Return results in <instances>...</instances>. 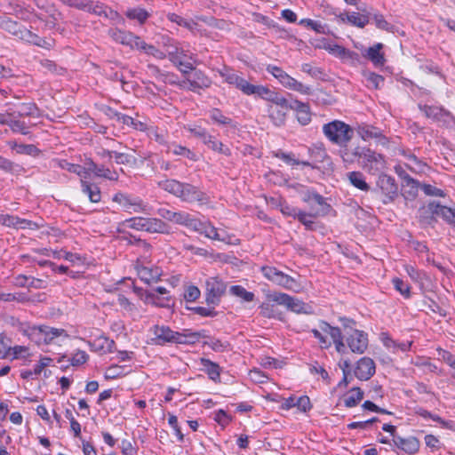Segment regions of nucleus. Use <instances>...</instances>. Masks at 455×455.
Returning a JSON list of instances; mask_svg holds the SVG:
<instances>
[{"label":"nucleus","mask_w":455,"mask_h":455,"mask_svg":"<svg viewBox=\"0 0 455 455\" xmlns=\"http://www.w3.org/2000/svg\"><path fill=\"white\" fill-rule=\"evenodd\" d=\"M260 315L267 318L282 319V313L277 310L274 304L264 302L259 306Z\"/></svg>","instance_id":"46"},{"label":"nucleus","mask_w":455,"mask_h":455,"mask_svg":"<svg viewBox=\"0 0 455 455\" xmlns=\"http://www.w3.org/2000/svg\"><path fill=\"white\" fill-rule=\"evenodd\" d=\"M260 272L262 273V275H264V277L266 279H267L268 281H270L274 283V282L275 281V278H277V275H279V273L281 271L272 266H262L260 267Z\"/></svg>","instance_id":"62"},{"label":"nucleus","mask_w":455,"mask_h":455,"mask_svg":"<svg viewBox=\"0 0 455 455\" xmlns=\"http://www.w3.org/2000/svg\"><path fill=\"white\" fill-rule=\"evenodd\" d=\"M160 275L161 274L158 268L153 269L147 267H141L138 269L139 277L146 283L157 281L160 277Z\"/></svg>","instance_id":"40"},{"label":"nucleus","mask_w":455,"mask_h":455,"mask_svg":"<svg viewBox=\"0 0 455 455\" xmlns=\"http://www.w3.org/2000/svg\"><path fill=\"white\" fill-rule=\"evenodd\" d=\"M323 132L332 143L346 147L353 137V129L346 123L334 120L323 126Z\"/></svg>","instance_id":"7"},{"label":"nucleus","mask_w":455,"mask_h":455,"mask_svg":"<svg viewBox=\"0 0 455 455\" xmlns=\"http://www.w3.org/2000/svg\"><path fill=\"white\" fill-rule=\"evenodd\" d=\"M363 398V392L359 387L351 388L343 397L344 405L347 408L356 406Z\"/></svg>","instance_id":"37"},{"label":"nucleus","mask_w":455,"mask_h":455,"mask_svg":"<svg viewBox=\"0 0 455 455\" xmlns=\"http://www.w3.org/2000/svg\"><path fill=\"white\" fill-rule=\"evenodd\" d=\"M181 183L176 180H165L158 182V186L164 190L178 196L180 192Z\"/></svg>","instance_id":"47"},{"label":"nucleus","mask_w":455,"mask_h":455,"mask_svg":"<svg viewBox=\"0 0 455 455\" xmlns=\"http://www.w3.org/2000/svg\"><path fill=\"white\" fill-rule=\"evenodd\" d=\"M136 50L141 51L148 55H151L157 60H164L166 58V53L160 51L153 44H147L141 38H140V40H137Z\"/></svg>","instance_id":"32"},{"label":"nucleus","mask_w":455,"mask_h":455,"mask_svg":"<svg viewBox=\"0 0 455 455\" xmlns=\"http://www.w3.org/2000/svg\"><path fill=\"white\" fill-rule=\"evenodd\" d=\"M177 197L187 203L198 202L201 204L209 203V197L204 192L188 183H181L180 192Z\"/></svg>","instance_id":"10"},{"label":"nucleus","mask_w":455,"mask_h":455,"mask_svg":"<svg viewBox=\"0 0 455 455\" xmlns=\"http://www.w3.org/2000/svg\"><path fill=\"white\" fill-rule=\"evenodd\" d=\"M86 171L88 173L92 172L96 177L104 178L109 180L116 181L119 178L118 173L116 171H111L104 165H97L93 162H91L88 164Z\"/></svg>","instance_id":"22"},{"label":"nucleus","mask_w":455,"mask_h":455,"mask_svg":"<svg viewBox=\"0 0 455 455\" xmlns=\"http://www.w3.org/2000/svg\"><path fill=\"white\" fill-rule=\"evenodd\" d=\"M86 179L87 178L81 179V188L83 193L88 196L91 202L99 203L101 199L100 188L94 183L88 182Z\"/></svg>","instance_id":"28"},{"label":"nucleus","mask_w":455,"mask_h":455,"mask_svg":"<svg viewBox=\"0 0 455 455\" xmlns=\"http://www.w3.org/2000/svg\"><path fill=\"white\" fill-rule=\"evenodd\" d=\"M378 187L389 197L397 194V185L395 179L387 174H380L377 182Z\"/></svg>","instance_id":"24"},{"label":"nucleus","mask_w":455,"mask_h":455,"mask_svg":"<svg viewBox=\"0 0 455 455\" xmlns=\"http://www.w3.org/2000/svg\"><path fill=\"white\" fill-rule=\"evenodd\" d=\"M363 76L368 83V86H371L374 89L380 88L384 84L383 76L374 72H365Z\"/></svg>","instance_id":"54"},{"label":"nucleus","mask_w":455,"mask_h":455,"mask_svg":"<svg viewBox=\"0 0 455 455\" xmlns=\"http://www.w3.org/2000/svg\"><path fill=\"white\" fill-rule=\"evenodd\" d=\"M170 226L160 219L147 218L145 231L149 233L169 234Z\"/></svg>","instance_id":"29"},{"label":"nucleus","mask_w":455,"mask_h":455,"mask_svg":"<svg viewBox=\"0 0 455 455\" xmlns=\"http://www.w3.org/2000/svg\"><path fill=\"white\" fill-rule=\"evenodd\" d=\"M224 81L241 91L246 96L259 97L268 102L267 106V116L275 126L285 124L287 113L291 104L277 92L270 90L262 84H252L244 77L232 69L224 68L219 71Z\"/></svg>","instance_id":"1"},{"label":"nucleus","mask_w":455,"mask_h":455,"mask_svg":"<svg viewBox=\"0 0 455 455\" xmlns=\"http://www.w3.org/2000/svg\"><path fill=\"white\" fill-rule=\"evenodd\" d=\"M340 23H348L357 28H364L370 21L369 16L359 12H352L340 13L338 16Z\"/></svg>","instance_id":"18"},{"label":"nucleus","mask_w":455,"mask_h":455,"mask_svg":"<svg viewBox=\"0 0 455 455\" xmlns=\"http://www.w3.org/2000/svg\"><path fill=\"white\" fill-rule=\"evenodd\" d=\"M117 303L122 307L124 310L129 313L132 316H139L137 307L132 303L125 296L119 294L117 297Z\"/></svg>","instance_id":"49"},{"label":"nucleus","mask_w":455,"mask_h":455,"mask_svg":"<svg viewBox=\"0 0 455 455\" xmlns=\"http://www.w3.org/2000/svg\"><path fill=\"white\" fill-rule=\"evenodd\" d=\"M267 299L278 305L286 307L287 302L290 299V295L283 292H274L267 295Z\"/></svg>","instance_id":"64"},{"label":"nucleus","mask_w":455,"mask_h":455,"mask_svg":"<svg viewBox=\"0 0 455 455\" xmlns=\"http://www.w3.org/2000/svg\"><path fill=\"white\" fill-rule=\"evenodd\" d=\"M344 327V337L347 347L352 353L362 355L368 347V335L366 332L355 328V322L348 318H340Z\"/></svg>","instance_id":"3"},{"label":"nucleus","mask_w":455,"mask_h":455,"mask_svg":"<svg viewBox=\"0 0 455 455\" xmlns=\"http://www.w3.org/2000/svg\"><path fill=\"white\" fill-rule=\"evenodd\" d=\"M383 44L377 43L371 47H369L363 54V57L369 59L376 67L383 66L385 64L384 53L381 52Z\"/></svg>","instance_id":"23"},{"label":"nucleus","mask_w":455,"mask_h":455,"mask_svg":"<svg viewBox=\"0 0 455 455\" xmlns=\"http://www.w3.org/2000/svg\"><path fill=\"white\" fill-rule=\"evenodd\" d=\"M149 331L153 334L152 344L164 346L167 343L175 344H196L201 335L190 329H184L182 331H174L169 326L156 324L152 326Z\"/></svg>","instance_id":"2"},{"label":"nucleus","mask_w":455,"mask_h":455,"mask_svg":"<svg viewBox=\"0 0 455 455\" xmlns=\"http://www.w3.org/2000/svg\"><path fill=\"white\" fill-rule=\"evenodd\" d=\"M7 124L14 132H19L23 135H27L29 133L30 127L34 126L36 124L33 123H26L22 120H16L12 114H10L9 121Z\"/></svg>","instance_id":"36"},{"label":"nucleus","mask_w":455,"mask_h":455,"mask_svg":"<svg viewBox=\"0 0 455 455\" xmlns=\"http://www.w3.org/2000/svg\"><path fill=\"white\" fill-rule=\"evenodd\" d=\"M18 116L39 118L42 116V113L34 102H24L18 105Z\"/></svg>","instance_id":"31"},{"label":"nucleus","mask_w":455,"mask_h":455,"mask_svg":"<svg viewBox=\"0 0 455 455\" xmlns=\"http://www.w3.org/2000/svg\"><path fill=\"white\" fill-rule=\"evenodd\" d=\"M395 171L396 172V174L402 178L406 186H409L411 187V188L412 189V194L415 195L416 192H417V189H418V187H419V183L418 181H416L414 179H412L411 177H410L403 169L401 166H396L395 167Z\"/></svg>","instance_id":"52"},{"label":"nucleus","mask_w":455,"mask_h":455,"mask_svg":"<svg viewBox=\"0 0 455 455\" xmlns=\"http://www.w3.org/2000/svg\"><path fill=\"white\" fill-rule=\"evenodd\" d=\"M328 328L338 329L339 327L331 326L327 322L321 321L317 329L315 328L311 330V333L318 340L319 347L322 349H328L331 346V342L327 339L326 336L329 335L331 337V332L329 331Z\"/></svg>","instance_id":"16"},{"label":"nucleus","mask_w":455,"mask_h":455,"mask_svg":"<svg viewBox=\"0 0 455 455\" xmlns=\"http://www.w3.org/2000/svg\"><path fill=\"white\" fill-rule=\"evenodd\" d=\"M173 223L185 226L188 228L198 229L199 220L186 212H176Z\"/></svg>","instance_id":"27"},{"label":"nucleus","mask_w":455,"mask_h":455,"mask_svg":"<svg viewBox=\"0 0 455 455\" xmlns=\"http://www.w3.org/2000/svg\"><path fill=\"white\" fill-rule=\"evenodd\" d=\"M355 154L358 155L359 165L370 174H378L387 167L385 156L369 148L356 147Z\"/></svg>","instance_id":"4"},{"label":"nucleus","mask_w":455,"mask_h":455,"mask_svg":"<svg viewBox=\"0 0 455 455\" xmlns=\"http://www.w3.org/2000/svg\"><path fill=\"white\" fill-rule=\"evenodd\" d=\"M108 36L116 43L129 46L131 49L136 50L137 40L140 37L132 32L124 31L117 28H110Z\"/></svg>","instance_id":"14"},{"label":"nucleus","mask_w":455,"mask_h":455,"mask_svg":"<svg viewBox=\"0 0 455 455\" xmlns=\"http://www.w3.org/2000/svg\"><path fill=\"white\" fill-rule=\"evenodd\" d=\"M286 308L297 314H312V307L303 301L290 296Z\"/></svg>","instance_id":"39"},{"label":"nucleus","mask_w":455,"mask_h":455,"mask_svg":"<svg viewBox=\"0 0 455 455\" xmlns=\"http://www.w3.org/2000/svg\"><path fill=\"white\" fill-rule=\"evenodd\" d=\"M372 20L378 28L387 32H393L394 26L387 22L382 14H374L372 16Z\"/></svg>","instance_id":"59"},{"label":"nucleus","mask_w":455,"mask_h":455,"mask_svg":"<svg viewBox=\"0 0 455 455\" xmlns=\"http://www.w3.org/2000/svg\"><path fill=\"white\" fill-rule=\"evenodd\" d=\"M145 302L148 304H151L157 307H168L170 298H160L157 294L155 292L147 291L145 293Z\"/></svg>","instance_id":"43"},{"label":"nucleus","mask_w":455,"mask_h":455,"mask_svg":"<svg viewBox=\"0 0 455 455\" xmlns=\"http://www.w3.org/2000/svg\"><path fill=\"white\" fill-rule=\"evenodd\" d=\"M20 331L31 340L37 344H50L56 338H68V335L64 329L53 328L46 325H26Z\"/></svg>","instance_id":"5"},{"label":"nucleus","mask_w":455,"mask_h":455,"mask_svg":"<svg viewBox=\"0 0 455 455\" xmlns=\"http://www.w3.org/2000/svg\"><path fill=\"white\" fill-rule=\"evenodd\" d=\"M210 117L214 123L219 124L226 125L230 124L232 122L230 118L225 116L222 114V112L218 108H213L210 111Z\"/></svg>","instance_id":"61"},{"label":"nucleus","mask_w":455,"mask_h":455,"mask_svg":"<svg viewBox=\"0 0 455 455\" xmlns=\"http://www.w3.org/2000/svg\"><path fill=\"white\" fill-rule=\"evenodd\" d=\"M226 284L218 277H210L206 281V302L217 304L220 298L225 293Z\"/></svg>","instance_id":"12"},{"label":"nucleus","mask_w":455,"mask_h":455,"mask_svg":"<svg viewBox=\"0 0 455 455\" xmlns=\"http://www.w3.org/2000/svg\"><path fill=\"white\" fill-rule=\"evenodd\" d=\"M419 213L420 221L425 224L431 225L436 220V218H442L455 227V209L432 202L420 208Z\"/></svg>","instance_id":"6"},{"label":"nucleus","mask_w":455,"mask_h":455,"mask_svg":"<svg viewBox=\"0 0 455 455\" xmlns=\"http://www.w3.org/2000/svg\"><path fill=\"white\" fill-rule=\"evenodd\" d=\"M125 15L130 20H136L140 24H143L149 17V13L140 7L128 9Z\"/></svg>","instance_id":"45"},{"label":"nucleus","mask_w":455,"mask_h":455,"mask_svg":"<svg viewBox=\"0 0 455 455\" xmlns=\"http://www.w3.org/2000/svg\"><path fill=\"white\" fill-rule=\"evenodd\" d=\"M0 224L14 228H33L36 224L30 220L20 219L18 216L0 213Z\"/></svg>","instance_id":"19"},{"label":"nucleus","mask_w":455,"mask_h":455,"mask_svg":"<svg viewBox=\"0 0 455 455\" xmlns=\"http://www.w3.org/2000/svg\"><path fill=\"white\" fill-rule=\"evenodd\" d=\"M375 363L370 357H362L356 363L355 375L361 380H368L375 373Z\"/></svg>","instance_id":"15"},{"label":"nucleus","mask_w":455,"mask_h":455,"mask_svg":"<svg viewBox=\"0 0 455 455\" xmlns=\"http://www.w3.org/2000/svg\"><path fill=\"white\" fill-rule=\"evenodd\" d=\"M347 177L352 186L362 191H369L370 186L365 180L364 175L361 172H350Z\"/></svg>","instance_id":"35"},{"label":"nucleus","mask_w":455,"mask_h":455,"mask_svg":"<svg viewBox=\"0 0 455 455\" xmlns=\"http://www.w3.org/2000/svg\"><path fill=\"white\" fill-rule=\"evenodd\" d=\"M11 346V339L5 333H0V359H7Z\"/></svg>","instance_id":"56"},{"label":"nucleus","mask_w":455,"mask_h":455,"mask_svg":"<svg viewBox=\"0 0 455 455\" xmlns=\"http://www.w3.org/2000/svg\"><path fill=\"white\" fill-rule=\"evenodd\" d=\"M199 224L200 226H198V229H193V231L198 232L207 238L221 241L228 244H235L238 241L233 235H228L226 232H219V230L209 221H201L199 220Z\"/></svg>","instance_id":"9"},{"label":"nucleus","mask_w":455,"mask_h":455,"mask_svg":"<svg viewBox=\"0 0 455 455\" xmlns=\"http://www.w3.org/2000/svg\"><path fill=\"white\" fill-rule=\"evenodd\" d=\"M201 362L205 372L208 374L211 379L214 381L220 379V368L217 363L205 358H203Z\"/></svg>","instance_id":"42"},{"label":"nucleus","mask_w":455,"mask_h":455,"mask_svg":"<svg viewBox=\"0 0 455 455\" xmlns=\"http://www.w3.org/2000/svg\"><path fill=\"white\" fill-rule=\"evenodd\" d=\"M290 109L296 112L297 119L300 124L307 125L310 123L311 112L307 104L296 100L291 103Z\"/></svg>","instance_id":"21"},{"label":"nucleus","mask_w":455,"mask_h":455,"mask_svg":"<svg viewBox=\"0 0 455 455\" xmlns=\"http://www.w3.org/2000/svg\"><path fill=\"white\" fill-rule=\"evenodd\" d=\"M31 355H32V353L28 347L16 345L13 347L11 346L7 359H10L11 361L24 360V361L29 362Z\"/></svg>","instance_id":"30"},{"label":"nucleus","mask_w":455,"mask_h":455,"mask_svg":"<svg viewBox=\"0 0 455 455\" xmlns=\"http://www.w3.org/2000/svg\"><path fill=\"white\" fill-rule=\"evenodd\" d=\"M419 109L424 113V115L427 118H431L435 121L441 120L446 114L444 109L438 106L420 105Z\"/></svg>","instance_id":"41"},{"label":"nucleus","mask_w":455,"mask_h":455,"mask_svg":"<svg viewBox=\"0 0 455 455\" xmlns=\"http://www.w3.org/2000/svg\"><path fill=\"white\" fill-rule=\"evenodd\" d=\"M274 283L292 291H299V283L293 277L282 271L277 275V278H275Z\"/></svg>","instance_id":"33"},{"label":"nucleus","mask_w":455,"mask_h":455,"mask_svg":"<svg viewBox=\"0 0 455 455\" xmlns=\"http://www.w3.org/2000/svg\"><path fill=\"white\" fill-rule=\"evenodd\" d=\"M278 208H279L280 212L283 213V215L287 216V217H291L293 219H297L299 214L301 212V210H299L292 205H290L289 204H287L284 201H282L279 203Z\"/></svg>","instance_id":"55"},{"label":"nucleus","mask_w":455,"mask_h":455,"mask_svg":"<svg viewBox=\"0 0 455 455\" xmlns=\"http://www.w3.org/2000/svg\"><path fill=\"white\" fill-rule=\"evenodd\" d=\"M188 89L196 92L197 89H204L210 87L212 81L202 71L196 70L193 74L192 79H188Z\"/></svg>","instance_id":"25"},{"label":"nucleus","mask_w":455,"mask_h":455,"mask_svg":"<svg viewBox=\"0 0 455 455\" xmlns=\"http://www.w3.org/2000/svg\"><path fill=\"white\" fill-rule=\"evenodd\" d=\"M312 44L315 48L323 49L327 51L330 54L334 55L336 51V47H338V44H335L326 38L316 39L312 42Z\"/></svg>","instance_id":"51"},{"label":"nucleus","mask_w":455,"mask_h":455,"mask_svg":"<svg viewBox=\"0 0 455 455\" xmlns=\"http://www.w3.org/2000/svg\"><path fill=\"white\" fill-rule=\"evenodd\" d=\"M405 270L408 275L411 277V279L415 283L422 284L424 280L427 278V275L425 272L419 271L413 266H406Z\"/></svg>","instance_id":"57"},{"label":"nucleus","mask_w":455,"mask_h":455,"mask_svg":"<svg viewBox=\"0 0 455 455\" xmlns=\"http://www.w3.org/2000/svg\"><path fill=\"white\" fill-rule=\"evenodd\" d=\"M169 151H171L172 154L177 156H183L190 160L196 161V156L194 152H192L190 149L187 148L186 147H183L181 145H176L172 144L169 146Z\"/></svg>","instance_id":"50"},{"label":"nucleus","mask_w":455,"mask_h":455,"mask_svg":"<svg viewBox=\"0 0 455 455\" xmlns=\"http://www.w3.org/2000/svg\"><path fill=\"white\" fill-rule=\"evenodd\" d=\"M113 201L127 211H132L133 212H147V204H145L140 197L132 196L119 192L114 196Z\"/></svg>","instance_id":"11"},{"label":"nucleus","mask_w":455,"mask_h":455,"mask_svg":"<svg viewBox=\"0 0 455 455\" xmlns=\"http://www.w3.org/2000/svg\"><path fill=\"white\" fill-rule=\"evenodd\" d=\"M266 70L271 74L284 88L299 92L303 95H309L311 93V88L308 85L299 82L280 67L269 64L267 66Z\"/></svg>","instance_id":"8"},{"label":"nucleus","mask_w":455,"mask_h":455,"mask_svg":"<svg viewBox=\"0 0 455 455\" xmlns=\"http://www.w3.org/2000/svg\"><path fill=\"white\" fill-rule=\"evenodd\" d=\"M392 283L395 290L399 291L404 298H409L411 296V288L400 278H394L392 280Z\"/></svg>","instance_id":"60"},{"label":"nucleus","mask_w":455,"mask_h":455,"mask_svg":"<svg viewBox=\"0 0 455 455\" xmlns=\"http://www.w3.org/2000/svg\"><path fill=\"white\" fill-rule=\"evenodd\" d=\"M328 330L331 332V338L333 341L336 351L339 354L346 353L347 346L345 341V337H344V334L341 331V330L339 328H338V329L328 328Z\"/></svg>","instance_id":"38"},{"label":"nucleus","mask_w":455,"mask_h":455,"mask_svg":"<svg viewBox=\"0 0 455 455\" xmlns=\"http://www.w3.org/2000/svg\"><path fill=\"white\" fill-rule=\"evenodd\" d=\"M201 295L200 290L195 285H189L185 289L184 299L188 302H195Z\"/></svg>","instance_id":"63"},{"label":"nucleus","mask_w":455,"mask_h":455,"mask_svg":"<svg viewBox=\"0 0 455 455\" xmlns=\"http://www.w3.org/2000/svg\"><path fill=\"white\" fill-rule=\"evenodd\" d=\"M58 167L60 169L66 170L69 172L77 174L81 179L83 178H88V172L86 171V168L79 165L68 163L67 160H56L55 161Z\"/></svg>","instance_id":"34"},{"label":"nucleus","mask_w":455,"mask_h":455,"mask_svg":"<svg viewBox=\"0 0 455 455\" xmlns=\"http://www.w3.org/2000/svg\"><path fill=\"white\" fill-rule=\"evenodd\" d=\"M230 293L234 296L241 298L243 301L250 302L255 298V295L251 291H248L241 285H233L230 288Z\"/></svg>","instance_id":"48"},{"label":"nucleus","mask_w":455,"mask_h":455,"mask_svg":"<svg viewBox=\"0 0 455 455\" xmlns=\"http://www.w3.org/2000/svg\"><path fill=\"white\" fill-rule=\"evenodd\" d=\"M333 56L352 66H355L360 62V56L357 52L350 51L339 44L336 47Z\"/></svg>","instance_id":"26"},{"label":"nucleus","mask_w":455,"mask_h":455,"mask_svg":"<svg viewBox=\"0 0 455 455\" xmlns=\"http://www.w3.org/2000/svg\"><path fill=\"white\" fill-rule=\"evenodd\" d=\"M0 28L23 41H26L27 35H25V33H30V30L18 24L16 21L10 20L9 18L0 19Z\"/></svg>","instance_id":"20"},{"label":"nucleus","mask_w":455,"mask_h":455,"mask_svg":"<svg viewBox=\"0 0 455 455\" xmlns=\"http://www.w3.org/2000/svg\"><path fill=\"white\" fill-rule=\"evenodd\" d=\"M147 218L142 217H134L129 220H126L124 222V226L126 228H131L136 230L145 231Z\"/></svg>","instance_id":"58"},{"label":"nucleus","mask_w":455,"mask_h":455,"mask_svg":"<svg viewBox=\"0 0 455 455\" xmlns=\"http://www.w3.org/2000/svg\"><path fill=\"white\" fill-rule=\"evenodd\" d=\"M125 375V368L120 365H111L106 369L104 377L107 379H115Z\"/></svg>","instance_id":"53"},{"label":"nucleus","mask_w":455,"mask_h":455,"mask_svg":"<svg viewBox=\"0 0 455 455\" xmlns=\"http://www.w3.org/2000/svg\"><path fill=\"white\" fill-rule=\"evenodd\" d=\"M25 35H27L26 42H28L35 45H37V46H40V47H43L45 49H50L54 44L53 40H52V39L47 40V39L42 38L31 31H30V33H25Z\"/></svg>","instance_id":"44"},{"label":"nucleus","mask_w":455,"mask_h":455,"mask_svg":"<svg viewBox=\"0 0 455 455\" xmlns=\"http://www.w3.org/2000/svg\"><path fill=\"white\" fill-rule=\"evenodd\" d=\"M393 442L397 448L409 454L418 452L420 446L419 441L414 436L403 438L399 435H394Z\"/></svg>","instance_id":"17"},{"label":"nucleus","mask_w":455,"mask_h":455,"mask_svg":"<svg viewBox=\"0 0 455 455\" xmlns=\"http://www.w3.org/2000/svg\"><path fill=\"white\" fill-rule=\"evenodd\" d=\"M359 136L364 140H375L378 143L385 146L388 143L387 137L382 133V131L375 126L361 124L357 128Z\"/></svg>","instance_id":"13"}]
</instances>
